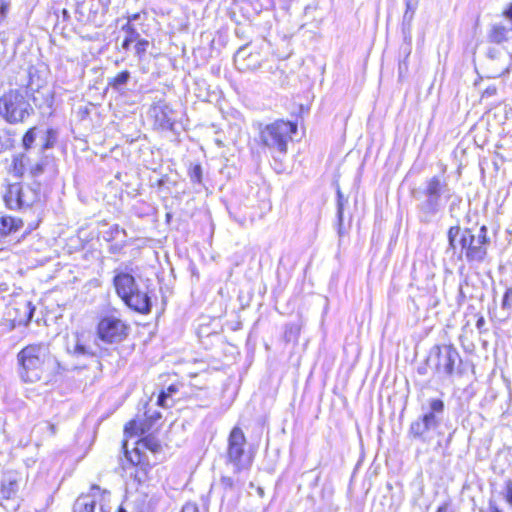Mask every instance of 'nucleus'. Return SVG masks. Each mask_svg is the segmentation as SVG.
Listing matches in <instances>:
<instances>
[{
	"label": "nucleus",
	"instance_id": "nucleus-1",
	"mask_svg": "<svg viewBox=\"0 0 512 512\" xmlns=\"http://www.w3.org/2000/svg\"><path fill=\"white\" fill-rule=\"evenodd\" d=\"M411 196L416 202V216L420 224H431L446 206L452 220L460 216L463 198L443 175L426 178L421 186L411 190Z\"/></svg>",
	"mask_w": 512,
	"mask_h": 512
},
{
	"label": "nucleus",
	"instance_id": "nucleus-2",
	"mask_svg": "<svg viewBox=\"0 0 512 512\" xmlns=\"http://www.w3.org/2000/svg\"><path fill=\"white\" fill-rule=\"evenodd\" d=\"M17 363L18 375L26 383L49 380L61 369L49 346L43 343L30 344L21 349L17 354Z\"/></svg>",
	"mask_w": 512,
	"mask_h": 512
},
{
	"label": "nucleus",
	"instance_id": "nucleus-3",
	"mask_svg": "<svg viewBox=\"0 0 512 512\" xmlns=\"http://www.w3.org/2000/svg\"><path fill=\"white\" fill-rule=\"evenodd\" d=\"M447 241L446 253L452 251L455 254L459 249V259L465 258L469 264H480L487 257V246L490 243V238L488 228L485 225H482L478 233L474 234L471 228H462L458 218L447 231Z\"/></svg>",
	"mask_w": 512,
	"mask_h": 512
},
{
	"label": "nucleus",
	"instance_id": "nucleus-4",
	"mask_svg": "<svg viewBox=\"0 0 512 512\" xmlns=\"http://www.w3.org/2000/svg\"><path fill=\"white\" fill-rule=\"evenodd\" d=\"M114 273L113 285L124 304L135 312L149 314L152 310L153 290L147 285L141 287L128 272L115 270Z\"/></svg>",
	"mask_w": 512,
	"mask_h": 512
},
{
	"label": "nucleus",
	"instance_id": "nucleus-5",
	"mask_svg": "<svg viewBox=\"0 0 512 512\" xmlns=\"http://www.w3.org/2000/svg\"><path fill=\"white\" fill-rule=\"evenodd\" d=\"M9 171L18 179L28 174L34 181L45 173L54 177L58 172L55 157L52 154H42L38 149L13 155Z\"/></svg>",
	"mask_w": 512,
	"mask_h": 512
},
{
	"label": "nucleus",
	"instance_id": "nucleus-6",
	"mask_svg": "<svg viewBox=\"0 0 512 512\" xmlns=\"http://www.w3.org/2000/svg\"><path fill=\"white\" fill-rule=\"evenodd\" d=\"M427 362L443 378L461 377L465 371L460 353L453 344L434 345L430 349Z\"/></svg>",
	"mask_w": 512,
	"mask_h": 512
},
{
	"label": "nucleus",
	"instance_id": "nucleus-7",
	"mask_svg": "<svg viewBox=\"0 0 512 512\" xmlns=\"http://www.w3.org/2000/svg\"><path fill=\"white\" fill-rule=\"evenodd\" d=\"M33 114L27 92L11 89L0 97V117L8 124L24 123Z\"/></svg>",
	"mask_w": 512,
	"mask_h": 512
},
{
	"label": "nucleus",
	"instance_id": "nucleus-8",
	"mask_svg": "<svg viewBox=\"0 0 512 512\" xmlns=\"http://www.w3.org/2000/svg\"><path fill=\"white\" fill-rule=\"evenodd\" d=\"M40 187L38 181L31 184L23 182L10 183L6 186L3 200L10 210L26 211L40 200Z\"/></svg>",
	"mask_w": 512,
	"mask_h": 512
},
{
	"label": "nucleus",
	"instance_id": "nucleus-9",
	"mask_svg": "<svg viewBox=\"0 0 512 512\" xmlns=\"http://www.w3.org/2000/svg\"><path fill=\"white\" fill-rule=\"evenodd\" d=\"M297 132V125L291 121L276 120L267 124L260 131L261 143L271 151L287 153L288 142L292 134Z\"/></svg>",
	"mask_w": 512,
	"mask_h": 512
},
{
	"label": "nucleus",
	"instance_id": "nucleus-10",
	"mask_svg": "<svg viewBox=\"0 0 512 512\" xmlns=\"http://www.w3.org/2000/svg\"><path fill=\"white\" fill-rule=\"evenodd\" d=\"M512 66L511 53L501 46H489L480 63V78H499L509 73Z\"/></svg>",
	"mask_w": 512,
	"mask_h": 512
},
{
	"label": "nucleus",
	"instance_id": "nucleus-11",
	"mask_svg": "<svg viewBox=\"0 0 512 512\" xmlns=\"http://www.w3.org/2000/svg\"><path fill=\"white\" fill-rule=\"evenodd\" d=\"M129 325L114 315L103 316L96 328L97 337L106 344L122 342L129 334Z\"/></svg>",
	"mask_w": 512,
	"mask_h": 512
},
{
	"label": "nucleus",
	"instance_id": "nucleus-12",
	"mask_svg": "<svg viewBox=\"0 0 512 512\" xmlns=\"http://www.w3.org/2000/svg\"><path fill=\"white\" fill-rule=\"evenodd\" d=\"M108 10L107 0H77L75 14L78 21L101 26Z\"/></svg>",
	"mask_w": 512,
	"mask_h": 512
},
{
	"label": "nucleus",
	"instance_id": "nucleus-13",
	"mask_svg": "<svg viewBox=\"0 0 512 512\" xmlns=\"http://www.w3.org/2000/svg\"><path fill=\"white\" fill-rule=\"evenodd\" d=\"M66 351L77 359L97 358V348L86 333H74L67 338Z\"/></svg>",
	"mask_w": 512,
	"mask_h": 512
},
{
	"label": "nucleus",
	"instance_id": "nucleus-14",
	"mask_svg": "<svg viewBox=\"0 0 512 512\" xmlns=\"http://www.w3.org/2000/svg\"><path fill=\"white\" fill-rule=\"evenodd\" d=\"M245 435L241 428L234 427L228 437L227 457L234 466V473H240L244 469L242 456L244 454Z\"/></svg>",
	"mask_w": 512,
	"mask_h": 512
},
{
	"label": "nucleus",
	"instance_id": "nucleus-15",
	"mask_svg": "<svg viewBox=\"0 0 512 512\" xmlns=\"http://www.w3.org/2000/svg\"><path fill=\"white\" fill-rule=\"evenodd\" d=\"M128 468L135 469V472H130V476L139 484L146 481L151 466L147 457L141 453L139 447L134 448L132 452L125 449L123 469L127 470Z\"/></svg>",
	"mask_w": 512,
	"mask_h": 512
},
{
	"label": "nucleus",
	"instance_id": "nucleus-16",
	"mask_svg": "<svg viewBox=\"0 0 512 512\" xmlns=\"http://www.w3.org/2000/svg\"><path fill=\"white\" fill-rule=\"evenodd\" d=\"M438 427L430 421L419 416L411 422L408 435L421 443L428 444L433 439L432 432L437 430Z\"/></svg>",
	"mask_w": 512,
	"mask_h": 512
},
{
	"label": "nucleus",
	"instance_id": "nucleus-17",
	"mask_svg": "<svg viewBox=\"0 0 512 512\" xmlns=\"http://www.w3.org/2000/svg\"><path fill=\"white\" fill-rule=\"evenodd\" d=\"M421 411V417L439 428L444 419L445 403L441 398H430L421 406Z\"/></svg>",
	"mask_w": 512,
	"mask_h": 512
},
{
	"label": "nucleus",
	"instance_id": "nucleus-18",
	"mask_svg": "<svg viewBox=\"0 0 512 512\" xmlns=\"http://www.w3.org/2000/svg\"><path fill=\"white\" fill-rule=\"evenodd\" d=\"M156 124L163 130L173 131L176 123L174 110L165 102L159 101L152 107Z\"/></svg>",
	"mask_w": 512,
	"mask_h": 512
},
{
	"label": "nucleus",
	"instance_id": "nucleus-19",
	"mask_svg": "<svg viewBox=\"0 0 512 512\" xmlns=\"http://www.w3.org/2000/svg\"><path fill=\"white\" fill-rule=\"evenodd\" d=\"M406 10L402 19V33L404 36V40L407 42L408 47L405 49L406 57H408L411 53L410 43H411V31H412V22L414 19L415 12L418 7L417 0H405Z\"/></svg>",
	"mask_w": 512,
	"mask_h": 512
},
{
	"label": "nucleus",
	"instance_id": "nucleus-20",
	"mask_svg": "<svg viewBox=\"0 0 512 512\" xmlns=\"http://www.w3.org/2000/svg\"><path fill=\"white\" fill-rule=\"evenodd\" d=\"M100 491V487L93 485L89 494L80 495L73 505V512H95L96 494Z\"/></svg>",
	"mask_w": 512,
	"mask_h": 512
},
{
	"label": "nucleus",
	"instance_id": "nucleus-21",
	"mask_svg": "<svg viewBox=\"0 0 512 512\" xmlns=\"http://www.w3.org/2000/svg\"><path fill=\"white\" fill-rule=\"evenodd\" d=\"M489 42L500 45L512 38V25L495 23L487 34Z\"/></svg>",
	"mask_w": 512,
	"mask_h": 512
},
{
	"label": "nucleus",
	"instance_id": "nucleus-22",
	"mask_svg": "<svg viewBox=\"0 0 512 512\" xmlns=\"http://www.w3.org/2000/svg\"><path fill=\"white\" fill-rule=\"evenodd\" d=\"M22 220L15 217L3 216L0 218V239L16 232L22 227Z\"/></svg>",
	"mask_w": 512,
	"mask_h": 512
},
{
	"label": "nucleus",
	"instance_id": "nucleus-23",
	"mask_svg": "<svg viewBox=\"0 0 512 512\" xmlns=\"http://www.w3.org/2000/svg\"><path fill=\"white\" fill-rule=\"evenodd\" d=\"M19 485L16 479L7 476L1 480L0 484V497L3 499H10L16 495Z\"/></svg>",
	"mask_w": 512,
	"mask_h": 512
},
{
	"label": "nucleus",
	"instance_id": "nucleus-24",
	"mask_svg": "<svg viewBox=\"0 0 512 512\" xmlns=\"http://www.w3.org/2000/svg\"><path fill=\"white\" fill-rule=\"evenodd\" d=\"M58 140V131L54 128H48L45 131L44 136L41 138V144L39 148L40 153L48 154L47 151L54 148Z\"/></svg>",
	"mask_w": 512,
	"mask_h": 512
},
{
	"label": "nucleus",
	"instance_id": "nucleus-25",
	"mask_svg": "<svg viewBox=\"0 0 512 512\" xmlns=\"http://www.w3.org/2000/svg\"><path fill=\"white\" fill-rule=\"evenodd\" d=\"M122 30L125 33V38L121 43V48L124 51H128L130 49L131 44L134 42L136 43L137 40L140 38V34L136 30V28L129 22L123 25Z\"/></svg>",
	"mask_w": 512,
	"mask_h": 512
},
{
	"label": "nucleus",
	"instance_id": "nucleus-26",
	"mask_svg": "<svg viewBox=\"0 0 512 512\" xmlns=\"http://www.w3.org/2000/svg\"><path fill=\"white\" fill-rule=\"evenodd\" d=\"M38 135V128L36 126L29 128L23 135L21 140L22 152H33L37 151L34 144Z\"/></svg>",
	"mask_w": 512,
	"mask_h": 512
},
{
	"label": "nucleus",
	"instance_id": "nucleus-27",
	"mask_svg": "<svg viewBox=\"0 0 512 512\" xmlns=\"http://www.w3.org/2000/svg\"><path fill=\"white\" fill-rule=\"evenodd\" d=\"M337 233L339 237L344 235L343 230V212L344 206L348 203V199L344 197L340 188L337 189Z\"/></svg>",
	"mask_w": 512,
	"mask_h": 512
},
{
	"label": "nucleus",
	"instance_id": "nucleus-28",
	"mask_svg": "<svg viewBox=\"0 0 512 512\" xmlns=\"http://www.w3.org/2000/svg\"><path fill=\"white\" fill-rule=\"evenodd\" d=\"M258 56H254L252 53H247V47L243 46L239 48L235 54V61L238 62L241 60H248V63L245 64V68L257 69L260 67V62L257 59Z\"/></svg>",
	"mask_w": 512,
	"mask_h": 512
},
{
	"label": "nucleus",
	"instance_id": "nucleus-29",
	"mask_svg": "<svg viewBox=\"0 0 512 512\" xmlns=\"http://www.w3.org/2000/svg\"><path fill=\"white\" fill-rule=\"evenodd\" d=\"M143 448L150 450L152 453L157 454L162 450V446L157 437L153 434H148L141 438L138 442Z\"/></svg>",
	"mask_w": 512,
	"mask_h": 512
},
{
	"label": "nucleus",
	"instance_id": "nucleus-30",
	"mask_svg": "<svg viewBox=\"0 0 512 512\" xmlns=\"http://www.w3.org/2000/svg\"><path fill=\"white\" fill-rule=\"evenodd\" d=\"M130 77V72L124 70L118 73L116 76L108 78V85L116 91H121L124 88V86L128 83Z\"/></svg>",
	"mask_w": 512,
	"mask_h": 512
},
{
	"label": "nucleus",
	"instance_id": "nucleus-31",
	"mask_svg": "<svg viewBox=\"0 0 512 512\" xmlns=\"http://www.w3.org/2000/svg\"><path fill=\"white\" fill-rule=\"evenodd\" d=\"M120 233L123 234L124 238L127 236L125 229L120 228L119 225L115 224L111 226L108 231L105 232L104 239L106 241H113L119 236Z\"/></svg>",
	"mask_w": 512,
	"mask_h": 512
},
{
	"label": "nucleus",
	"instance_id": "nucleus-32",
	"mask_svg": "<svg viewBox=\"0 0 512 512\" xmlns=\"http://www.w3.org/2000/svg\"><path fill=\"white\" fill-rule=\"evenodd\" d=\"M188 175L190 177L191 182L201 184L202 183V175H203L201 165L200 164L193 165L189 169Z\"/></svg>",
	"mask_w": 512,
	"mask_h": 512
},
{
	"label": "nucleus",
	"instance_id": "nucleus-33",
	"mask_svg": "<svg viewBox=\"0 0 512 512\" xmlns=\"http://www.w3.org/2000/svg\"><path fill=\"white\" fill-rule=\"evenodd\" d=\"M237 483H239L238 480L235 482L231 477L222 476L220 478L219 486L222 488L225 495L227 492L233 491Z\"/></svg>",
	"mask_w": 512,
	"mask_h": 512
},
{
	"label": "nucleus",
	"instance_id": "nucleus-34",
	"mask_svg": "<svg viewBox=\"0 0 512 512\" xmlns=\"http://www.w3.org/2000/svg\"><path fill=\"white\" fill-rule=\"evenodd\" d=\"M178 391L175 385H170L166 391H162L157 399V403L160 406H166V400Z\"/></svg>",
	"mask_w": 512,
	"mask_h": 512
},
{
	"label": "nucleus",
	"instance_id": "nucleus-35",
	"mask_svg": "<svg viewBox=\"0 0 512 512\" xmlns=\"http://www.w3.org/2000/svg\"><path fill=\"white\" fill-rule=\"evenodd\" d=\"M148 46V40L139 38L134 46L136 56L142 58V56L146 53Z\"/></svg>",
	"mask_w": 512,
	"mask_h": 512
},
{
	"label": "nucleus",
	"instance_id": "nucleus-36",
	"mask_svg": "<svg viewBox=\"0 0 512 512\" xmlns=\"http://www.w3.org/2000/svg\"><path fill=\"white\" fill-rule=\"evenodd\" d=\"M501 308L507 311L512 308V287L506 289L502 298Z\"/></svg>",
	"mask_w": 512,
	"mask_h": 512
},
{
	"label": "nucleus",
	"instance_id": "nucleus-37",
	"mask_svg": "<svg viewBox=\"0 0 512 512\" xmlns=\"http://www.w3.org/2000/svg\"><path fill=\"white\" fill-rule=\"evenodd\" d=\"M125 433H129V434H138V432H140L141 434L144 433V430L143 429H140L138 427V423L136 420H131L130 422H128L126 425H125V429H124Z\"/></svg>",
	"mask_w": 512,
	"mask_h": 512
},
{
	"label": "nucleus",
	"instance_id": "nucleus-38",
	"mask_svg": "<svg viewBox=\"0 0 512 512\" xmlns=\"http://www.w3.org/2000/svg\"><path fill=\"white\" fill-rule=\"evenodd\" d=\"M10 7V0H0V22L6 17Z\"/></svg>",
	"mask_w": 512,
	"mask_h": 512
},
{
	"label": "nucleus",
	"instance_id": "nucleus-39",
	"mask_svg": "<svg viewBox=\"0 0 512 512\" xmlns=\"http://www.w3.org/2000/svg\"><path fill=\"white\" fill-rule=\"evenodd\" d=\"M126 246V241L123 239L121 242H116L109 247V252L112 254H118Z\"/></svg>",
	"mask_w": 512,
	"mask_h": 512
},
{
	"label": "nucleus",
	"instance_id": "nucleus-40",
	"mask_svg": "<svg viewBox=\"0 0 512 512\" xmlns=\"http://www.w3.org/2000/svg\"><path fill=\"white\" fill-rule=\"evenodd\" d=\"M181 512H200V509L196 503L188 502L182 507Z\"/></svg>",
	"mask_w": 512,
	"mask_h": 512
},
{
	"label": "nucleus",
	"instance_id": "nucleus-41",
	"mask_svg": "<svg viewBox=\"0 0 512 512\" xmlns=\"http://www.w3.org/2000/svg\"><path fill=\"white\" fill-rule=\"evenodd\" d=\"M497 93L496 86H488L483 92H482V98H490L492 96H495Z\"/></svg>",
	"mask_w": 512,
	"mask_h": 512
},
{
	"label": "nucleus",
	"instance_id": "nucleus-42",
	"mask_svg": "<svg viewBox=\"0 0 512 512\" xmlns=\"http://www.w3.org/2000/svg\"><path fill=\"white\" fill-rule=\"evenodd\" d=\"M506 501L512 505V480H508L506 483Z\"/></svg>",
	"mask_w": 512,
	"mask_h": 512
},
{
	"label": "nucleus",
	"instance_id": "nucleus-43",
	"mask_svg": "<svg viewBox=\"0 0 512 512\" xmlns=\"http://www.w3.org/2000/svg\"><path fill=\"white\" fill-rule=\"evenodd\" d=\"M25 309L27 310V322H30L33 318L35 307L32 306L31 302L25 303Z\"/></svg>",
	"mask_w": 512,
	"mask_h": 512
},
{
	"label": "nucleus",
	"instance_id": "nucleus-44",
	"mask_svg": "<svg viewBox=\"0 0 512 512\" xmlns=\"http://www.w3.org/2000/svg\"><path fill=\"white\" fill-rule=\"evenodd\" d=\"M484 325H485V319L483 316H480L476 321V327H477V329L481 330Z\"/></svg>",
	"mask_w": 512,
	"mask_h": 512
},
{
	"label": "nucleus",
	"instance_id": "nucleus-45",
	"mask_svg": "<svg viewBox=\"0 0 512 512\" xmlns=\"http://www.w3.org/2000/svg\"><path fill=\"white\" fill-rule=\"evenodd\" d=\"M214 142L220 148L225 146L223 140L220 137H218V136L215 137Z\"/></svg>",
	"mask_w": 512,
	"mask_h": 512
},
{
	"label": "nucleus",
	"instance_id": "nucleus-46",
	"mask_svg": "<svg viewBox=\"0 0 512 512\" xmlns=\"http://www.w3.org/2000/svg\"><path fill=\"white\" fill-rule=\"evenodd\" d=\"M48 429L50 431V434L53 436L56 434V426L54 424H49Z\"/></svg>",
	"mask_w": 512,
	"mask_h": 512
},
{
	"label": "nucleus",
	"instance_id": "nucleus-47",
	"mask_svg": "<svg viewBox=\"0 0 512 512\" xmlns=\"http://www.w3.org/2000/svg\"><path fill=\"white\" fill-rule=\"evenodd\" d=\"M447 510V505L444 504L439 506L436 512H447Z\"/></svg>",
	"mask_w": 512,
	"mask_h": 512
},
{
	"label": "nucleus",
	"instance_id": "nucleus-48",
	"mask_svg": "<svg viewBox=\"0 0 512 512\" xmlns=\"http://www.w3.org/2000/svg\"><path fill=\"white\" fill-rule=\"evenodd\" d=\"M490 512H502L496 505L490 504Z\"/></svg>",
	"mask_w": 512,
	"mask_h": 512
},
{
	"label": "nucleus",
	"instance_id": "nucleus-49",
	"mask_svg": "<svg viewBox=\"0 0 512 512\" xmlns=\"http://www.w3.org/2000/svg\"><path fill=\"white\" fill-rule=\"evenodd\" d=\"M257 493L260 497H264V489L262 487H257Z\"/></svg>",
	"mask_w": 512,
	"mask_h": 512
},
{
	"label": "nucleus",
	"instance_id": "nucleus-50",
	"mask_svg": "<svg viewBox=\"0 0 512 512\" xmlns=\"http://www.w3.org/2000/svg\"><path fill=\"white\" fill-rule=\"evenodd\" d=\"M253 0H233L234 3L237 2H252Z\"/></svg>",
	"mask_w": 512,
	"mask_h": 512
},
{
	"label": "nucleus",
	"instance_id": "nucleus-51",
	"mask_svg": "<svg viewBox=\"0 0 512 512\" xmlns=\"http://www.w3.org/2000/svg\"><path fill=\"white\" fill-rule=\"evenodd\" d=\"M418 372H419L420 374H425V372H426V371H425V368H419V369H418Z\"/></svg>",
	"mask_w": 512,
	"mask_h": 512
},
{
	"label": "nucleus",
	"instance_id": "nucleus-52",
	"mask_svg": "<svg viewBox=\"0 0 512 512\" xmlns=\"http://www.w3.org/2000/svg\"><path fill=\"white\" fill-rule=\"evenodd\" d=\"M403 65H405V66H406L405 61H404L403 63H400V64H399V71H400V72L402 71Z\"/></svg>",
	"mask_w": 512,
	"mask_h": 512
},
{
	"label": "nucleus",
	"instance_id": "nucleus-53",
	"mask_svg": "<svg viewBox=\"0 0 512 512\" xmlns=\"http://www.w3.org/2000/svg\"><path fill=\"white\" fill-rule=\"evenodd\" d=\"M117 512H127L122 506H120L117 510Z\"/></svg>",
	"mask_w": 512,
	"mask_h": 512
},
{
	"label": "nucleus",
	"instance_id": "nucleus-54",
	"mask_svg": "<svg viewBox=\"0 0 512 512\" xmlns=\"http://www.w3.org/2000/svg\"><path fill=\"white\" fill-rule=\"evenodd\" d=\"M64 16H67L68 12L66 10H63Z\"/></svg>",
	"mask_w": 512,
	"mask_h": 512
},
{
	"label": "nucleus",
	"instance_id": "nucleus-55",
	"mask_svg": "<svg viewBox=\"0 0 512 512\" xmlns=\"http://www.w3.org/2000/svg\"><path fill=\"white\" fill-rule=\"evenodd\" d=\"M3 148H4V145H3V144H1L0 151H1Z\"/></svg>",
	"mask_w": 512,
	"mask_h": 512
},
{
	"label": "nucleus",
	"instance_id": "nucleus-56",
	"mask_svg": "<svg viewBox=\"0 0 512 512\" xmlns=\"http://www.w3.org/2000/svg\"><path fill=\"white\" fill-rule=\"evenodd\" d=\"M99 512H104V511H103V508H102V506L100 507V510H99Z\"/></svg>",
	"mask_w": 512,
	"mask_h": 512
}]
</instances>
